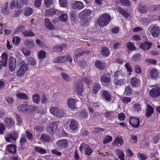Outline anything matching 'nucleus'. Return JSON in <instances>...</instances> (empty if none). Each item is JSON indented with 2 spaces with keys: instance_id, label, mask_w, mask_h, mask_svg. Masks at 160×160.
I'll return each mask as SVG.
<instances>
[{
  "instance_id": "f257e3e1",
  "label": "nucleus",
  "mask_w": 160,
  "mask_h": 160,
  "mask_svg": "<svg viewBox=\"0 0 160 160\" xmlns=\"http://www.w3.org/2000/svg\"><path fill=\"white\" fill-rule=\"evenodd\" d=\"M111 20L110 16L108 13L101 15L97 20V24L101 27L108 25Z\"/></svg>"
},
{
  "instance_id": "f03ea898",
  "label": "nucleus",
  "mask_w": 160,
  "mask_h": 160,
  "mask_svg": "<svg viewBox=\"0 0 160 160\" xmlns=\"http://www.w3.org/2000/svg\"><path fill=\"white\" fill-rule=\"evenodd\" d=\"M50 113L53 115L58 118L63 117L65 115V111L63 109H60L56 107H53L50 108Z\"/></svg>"
},
{
  "instance_id": "7ed1b4c3",
  "label": "nucleus",
  "mask_w": 160,
  "mask_h": 160,
  "mask_svg": "<svg viewBox=\"0 0 160 160\" xmlns=\"http://www.w3.org/2000/svg\"><path fill=\"white\" fill-rule=\"evenodd\" d=\"M150 33L153 38H157L160 34V29L157 26L152 25L148 28Z\"/></svg>"
},
{
  "instance_id": "20e7f679",
  "label": "nucleus",
  "mask_w": 160,
  "mask_h": 160,
  "mask_svg": "<svg viewBox=\"0 0 160 160\" xmlns=\"http://www.w3.org/2000/svg\"><path fill=\"white\" fill-rule=\"evenodd\" d=\"M17 65L16 59L13 57H10L8 60V67L10 71L12 72H14L16 68Z\"/></svg>"
},
{
  "instance_id": "39448f33",
  "label": "nucleus",
  "mask_w": 160,
  "mask_h": 160,
  "mask_svg": "<svg viewBox=\"0 0 160 160\" xmlns=\"http://www.w3.org/2000/svg\"><path fill=\"white\" fill-rule=\"evenodd\" d=\"M18 136V134L16 132H13L12 133H7L5 135V138L7 142H12L16 140Z\"/></svg>"
},
{
  "instance_id": "423d86ee",
  "label": "nucleus",
  "mask_w": 160,
  "mask_h": 160,
  "mask_svg": "<svg viewBox=\"0 0 160 160\" xmlns=\"http://www.w3.org/2000/svg\"><path fill=\"white\" fill-rule=\"evenodd\" d=\"M153 87L149 92V94L151 97L156 98L160 96V87H155L152 86Z\"/></svg>"
},
{
  "instance_id": "0eeeda50",
  "label": "nucleus",
  "mask_w": 160,
  "mask_h": 160,
  "mask_svg": "<svg viewBox=\"0 0 160 160\" xmlns=\"http://www.w3.org/2000/svg\"><path fill=\"white\" fill-rule=\"evenodd\" d=\"M83 149H84L85 153L88 156H90L92 152V149L90 148L89 145L82 143L81 145L79 147V150L81 152H82Z\"/></svg>"
},
{
  "instance_id": "6e6552de",
  "label": "nucleus",
  "mask_w": 160,
  "mask_h": 160,
  "mask_svg": "<svg viewBox=\"0 0 160 160\" xmlns=\"http://www.w3.org/2000/svg\"><path fill=\"white\" fill-rule=\"evenodd\" d=\"M72 8L75 10H81L84 8V5L82 2L80 1H75L71 3Z\"/></svg>"
},
{
  "instance_id": "1a4fd4ad",
  "label": "nucleus",
  "mask_w": 160,
  "mask_h": 160,
  "mask_svg": "<svg viewBox=\"0 0 160 160\" xmlns=\"http://www.w3.org/2000/svg\"><path fill=\"white\" fill-rule=\"evenodd\" d=\"M75 91L77 92V93L81 95L83 92V87L82 82L80 80L76 82L74 86Z\"/></svg>"
},
{
  "instance_id": "9d476101",
  "label": "nucleus",
  "mask_w": 160,
  "mask_h": 160,
  "mask_svg": "<svg viewBox=\"0 0 160 160\" xmlns=\"http://www.w3.org/2000/svg\"><path fill=\"white\" fill-rule=\"evenodd\" d=\"M61 12L57 9L54 8L48 9L45 11V14L47 16L52 17L54 15H58L61 13Z\"/></svg>"
},
{
  "instance_id": "9b49d317",
  "label": "nucleus",
  "mask_w": 160,
  "mask_h": 160,
  "mask_svg": "<svg viewBox=\"0 0 160 160\" xmlns=\"http://www.w3.org/2000/svg\"><path fill=\"white\" fill-rule=\"evenodd\" d=\"M101 96L103 100L110 102L111 101V95L108 91L103 90L101 92Z\"/></svg>"
},
{
  "instance_id": "f8f14e48",
  "label": "nucleus",
  "mask_w": 160,
  "mask_h": 160,
  "mask_svg": "<svg viewBox=\"0 0 160 160\" xmlns=\"http://www.w3.org/2000/svg\"><path fill=\"white\" fill-rule=\"evenodd\" d=\"M33 107L32 106L28 105L27 104H22L18 105L17 107L18 110L19 112H26L30 110V108Z\"/></svg>"
},
{
  "instance_id": "ddd939ff",
  "label": "nucleus",
  "mask_w": 160,
  "mask_h": 160,
  "mask_svg": "<svg viewBox=\"0 0 160 160\" xmlns=\"http://www.w3.org/2000/svg\"><path fill=\"white\" fill-rule=\"evenodd\" d=\"M129 123L134 128H138L140 125V120L138 118L131 117L129 120Z\"/></svg>"
},
{
  "instance_id": "4468645a",
  "label": "nucleus",
  "mask_w": 160,
  "mask_h": 160,
  "mask_svg": "<svg viewBox=\"0 0 160 160\" xmlns=\"http://www.w3.org/2000/svg\"><path fill=\"white\" fill-rule=\"evenodd\" d=\"M28 67L26 64H23L18 69L17 72L18 77H21L23 76L25 72L28 70Z\"/></svg>"
},
{
  "instance_id": "2eb2a0df",
  "label": "nucleus",
  "mask_w": 160,
  "mask_h": 160,
  "mask_svg": "<svg viewBox=\"0 0 160 160\" xmlns=\"http://www.w3.org/2000/svg\"><path fill=\"white\" fill-rule=\"evenodd\" d=\"M57 129V125L55 122L49 124L47 128V132L52 134L55 133Z\"/></svg>"
},
{
  "instance_id": "dca6fc26",
  "label": "nucleus",
  "mask_w": 160,
  "mask_h": 160,
  "mask_svg": "<svg viewBox=\"0 0 160 160\" xmlns=\"http://www.w3.org/2000/svg\"><path fill=\"white\" fill-rule=\"evenodd\" d=\"M91 13V10L89 9H85L79 13L78 17L81 19H84L90 15Z\"/></svg>"
},
{
  "instance_id": "f3484780",
  "label": "nucleus",
  "mask_w": 160,
  "mask_h": 160,
  "mask_svg": "<svg viewBox=\"0 0 160 160\" xmlns=\"http://www.w3.org/2000/svg\"><path fill=\"white\" fill-rule=\"evenodd\" d=\"M124 141L120 136L117 137L112 144L114 146H121L123 143Z\"/></svg>"
},
{
  "instance_id": "a211bd4d",
  "label": "nucleus",
  "mask_w": 160,
  "mask_h": 160,
  "mask_svg": "<svg viewBox=\"0 0 160 160\" xmlns=\"http://www.w3.org/2000/svg\"><path fill=\"white\" fill-rule=\"evenodd\" d=\"M57 144L60 148H65L68 146V142L67 140L61 139L58 141Z\"/></svg>"
},
{
  "instance_id": "6ab92c4d",
  "label": "nucleus",
  "mask_w": 160,
  "mask_h": 160,
  "mask_svg": "<svg viewBox=\"0 0 160 160\" xmlns=\"http://www.w3.org/2000/svg\"><path fill=\"white\" fill-rule=\"evenodd\" d=\"M67 102L69 108L72 110H74L76 108V101L75 99L72 98H70L67 100Z\"/></svg>"
},
{
  "instance_id": "aec40b11",
  "label": "nucleus",
  "mask_w": 160,
  "mask_h": 160,
  "mask_svg": "<svg viewBox=\"0 0 160 160\" xmlns=\"http://www.w3.org/2000/svg\"><path fill=\"white\" fill-rule=\"evenodd\" d=\"M6 150L12 154H14L16 152V145L10 144L7 146Z\"/></svg>"
},
{
  "instance_id": "412c9836",
  "label": "nucleus",
  "mask_w": 160,
  "mask_h": 160,
  "mask_svg": "<svg viewBox=\"0 0 160 160\" xmlns=\"http://www.w3.org/2000/svg\"><path fill=\"white\" fill-rule=\"evenodd\" d=\"M4 122L7 127H12L14 124V119L9 117L5 118L4 120Z\"/></svg>"
},
{
  "instance_id": "4be33fe9",
  "label": "nucleus",
  "mask_w": 160,
  "mask_h": 160,
  "mask_svg": "<svg viewBox=\"0 0 160 160\" xmlns=\"http://www.w3.org/2000/svg\"><path fill=\"white\" fill-rule=\"evenodd\" d=\"M22 90V89H20L18 91H16V97L19 99H22L26 100H28V96L25 93L20 92Z\"/></svg>"
},
{
  "instance_id": "5701e85b",
  "label": "nucleus",
  "mask_w": 160,
  "mask_h": 160,
  "mask_svg": "<svg viewBox=\"0 0 160 160\" xmlns=\"http://www.w3.org/2000/svg\"><path fill=\"white\" fill-rule=\"evenodd\" d=\"M45 26L48 29L50 30H54L55 29V27L53 25L51 21L48 19H44Z\"/></svg>"
},
{
  "instance_id": "b1692460",
  "label": "nucleus",
  "mask_w": 160,
  "mask_h": 160,
  "mask_svg": "<svg viewBox=\"0 0 160 160\" xmlns=\"http://www.w3.org/2000/svg\"><path fill=\"white\" fill-rule=\"evenodd\" d=\"M84 53H86V52L83 51L82 49L77 48L74 52V55L77 60L78 58L82 55Z\"/></svg>"
},
{
  "instance_id": "393cba45",
  "label": "nucleus",
  "mask_w": 160,
  "mask_h": 160,
  "mask_svg": "<svg viewBox=\"0 0 160 160\" xmlns=\"http://www.w3.org/2000/svg\"><path fill=\"white\" fill-rule=\"evenodd\" d=\"M152 45L151 43L147 41L140 44V47L145 50L149 49Z\"/></svg>"
},
{
  "instance_id": "a878e982",
  "label": "nucleus",
  "mask_w": 160,
  "mask_h": 160,
  "mask_svg": "<svg viewBox=\"0 0 160 160\" xmlns=\"http://www.w3.org/2000/svg\"><path fill=\"white\" fill-rule=\"evenodd\" d=\"M115 152L119 159L121 160H124L125 154L123 151L118 149L115 151Z\"/></svg>"
},
{
  "instance_id": "bb28decb",
  "label": "nucleus",
  "mask_w": 160,
  "mask_h": 160,
  "mask_svg": "<svg viewBox=\"0 0 160 160\" xmlns=\"http://www.w3.org/2000/svg\"><path fill=\"white\" fill-rule=\"evenodd\" d=\"M140 83V80L136 77H133L131 79L130 84L133 87L138 86Z\"/></svg>"
},
{
  "instance_id": "cd10ccee",
  "label": "nucleus",
  "mask_w": 160,
  "mask_h": 160,
  "mask_svg": "<svg viewBox=\"0 0 160 160\" xmlns=\"http://www.w3.org/2000/svg\"><path fill=\"white\" fill-rule=\"evenodd\" d=\"M70 128L72 130H76L78 128V123L77 121L74 119L71 120L70 124Z\"/></svg>"
},
{
  "instance_id": "c85d7f7f",
  "label": "nucleus",
  "mask_w": 160,
  "mask_h": 160,
  "mask_svg": "<svg viewBox=\"0 0 160 160\" xmlns=\"http://www.w3.org/2000/svg\"><path fill=\"white\" fill-rule=\"evenodd\" d=\"M153 112V109L149 105H147L146 112V116L147 118L149 117Z\"/></svg>"
},
{
  "instance_id": "c756f323",
  "label": "nucleus",
  "mask_w": 160,
  "mask_h": 160,
  "mask_svg": "<svg viewBox=\"0 0 160 160\" xmlns=\"http://www.w3.org/2000/svg\"><path fill=\"white\" fill-rule=\"evenodd\" d=\"M100 86L98 83H95L92 87V92L94 94L97 93L100 88Z\"/></svg>"
},
{
  "instance_id": "7c9ffc66",
  "label": "nucleus",
  "mask_w": 160,
  "mask_h": 160,
  "mask_svg": "<svg viewBox=\"0 0 160 160\" xmlns=\"http://www.w3.org/2000/svg\"><path fill=\"white\" fill-rule=\"evenodd\" d=\"M66 61V57L64 56L59 57L54 59V62L56 63H61Z\"/></svg>"
},
{
  "instance_id": "2f4dec72",
  "label": "nucleus",
  "mask_w": 160,
  "mask_h": 160,
  "mask_svg": "<svg viewBox=\"0 0 160 160\" xmlns=\"http://www.w3.org/2000/svg\"><path fill=\"white\" fill-rule=\"evenodd\" d=\"M35 151L41 154H44L46 153V150L39 147H35L34 148Z\"/></svg>"
},
{
  "instance_id": "473e14b6",
  "label": "nucleus",
  "mask_w": 160,
  "mask_h": 160,
  "mask_svg": "<svg viewBox=\"0 0 160 160\" xmlns=\"http://www.w3.org/2000/svg\"><path fill=\"white\" fill-rule=\"evenodd\" d=\"M2 62L4 63V65L7 66L8 61V55L5 52L2 53L1 56Z\"/></svg>"
},
{
  "instance_id": "72a5a7b5",
  "label": "nucleus",
  "mask_w": 160,
  "mask_h": 160,
  "mask_svg": "<svg viewBox=\"0 0 160 160\" xmlns=\"http://www.w3.org/2000/svg\"><path fill=\"white\" fill-rule=\"evenodd\" d=\"M95 65L98 68L102 69L104 66V63L100 60H98L96 62Z\"/></svg>"
},
{
  "instance_id": "f704fd0d",
  "label": "nucleus",
  "mask_w": 160,
  "mask_h": 160,
  "mask_svg": "<svg viewBox=\"0 0 160 160\" xmlns=\"http://www.w3.org/2000/svg\"><path fill=\"white\" fill-rule=\"evenodd\" d=\"M126 82L125 79H120L118 80L114 79V83L117 86H119L124 84Z\"/></svg>"
},
{
  "instance_id": "c9c22d12",
  "label": "nucleus",
  "mask_w": 160,
  "mask_h": 160,
  "mask_svg": "<svg viewBox=\"0 0 160 160\" xmlns=\"http://www.w3.org/2000/svg\"><path fill=\"white\" fill-rule=\"evenodd\" d=\"M24 44L30 48L34 47L35 44L32 40L27 39L24 42Z\"/></svg>"
},
{
  "instance_id": "e433bc0d",
  "label": "nucleus",
  "mask_w": 160,
  "mask_h": 160,
  "mask_svg": "<svg viewBox=\"0 0 160 160\" xmlns=\"http://www.w3.org/2000/svg\"><path fill=\"white\" fill-rule=\"evenodd\" d=\"M101 52L102 55L105 57L108 56L110 54V52L108 49L107 48L105 47L102 48Z\"/></svg>"
},
{
  "instance_id": "4c0bfd02",
  "label": "nucleus",
  "mask_w": 160,
  "mask_h": 160,
  "mask_svg": "<svg viewBox=\"0 0 160 160\" xmlns=\"http://www.w3.org/2000/svg\"><path fill=\"white\" fill-rule=\"evenodd\" d=\"M150 75L152 79H154L158 76V73L156 69H152L150 72Z\"/></svg>"
},
{
  "instance_id": "58836bf2",
  "label": "nucleus",
  "mask_w": 160,
  "mask_h": 160,
  "mask_svg": "<svg viewBox=\"0 0 160 160\" xmlns=\"http://www.w3.org/2000/svg\"><path fill=\"white\" fill-rule=\"evenodd\" d=\"M117 3H121L122 5L123 6L129 7L130 4V2L129 0H120V1H116Z\"/></svg>"
},
{
  "instance_id": "ea45409f",
  "label": "nucleus",
  "mask_w": 160,
  "mask_h": 160,
  "mask_svg": "<svg viewBox=\"0 0 160 160\" xmlns=\"http://www.w3.org/2000/svg\"><path fill=\"white\" fill-rule=\"evenodd\" d=\"M32 98L33 102L38 104L39 103L40 99V98L39 95L38 94H33L32 96Z\"/></svg>"
},
{
  "instance_id": "a19ab883",
  "label": "nucleus",
  "mask_w": 160,
  "mask_h": 160,
  "mask_svg": "<svg viewBox=\"0 0 160 160\" xmlns=\"http://www.w3.org/2000/svg\"><path fill=\"white\" fill-rule=\"evenodd\" d=\"M117 10L124 17L126 18L128 17L129 14L125 10L123 9L120 7H118Z\"/></svg>"
},
{
  "instance_id": "79ce46f5",
  "label": "nucleus",
  "mask_w": 160,
  "mask_h": 160,
  "mask_svg": "<svg viewBox=\"0 0 160 160\" xmlns=\"http://www.w3.org/2000/svg\"><path fill=\"white\" fill-rule=\"evenodd\" d=\"M22 33L25 37H31L34 36V34L32 30L25 31L22 32Z\"/></svg>"
},
{
  "instance_id": "37998d69",
  "label": "nucleus",
  "mask_w": 160,
  "mask_h": 160,
  "mask_svg": "<svg viewBox=\"0 0 160 160\" xmlns=\"http://www.w3.org/2000/svg\"><path fill=\"white\" fill-rule=\"evenodd\" d=\"M61 75L62 78L65 81L69 82L71 80V78L70 76L67 74L65 72H62Z\"/></svg>"
},
{
  "instance_id": "c03bdc74",
  "label": "nucleus",
  "mask_w": 160,
  "mask_h": 160,
  "mask_svg": "<svg viewBox=\"0 0 160 160\" xmlns=\"http://www.w3.org/2000/svg\"><path fill=\"white\" fill-rule=\"evenodd\" d=\"M110 79L108 77L103 76L100 78V82L101 83H108L110 82Z\"/></svg>"
},
{
  "instance_id": "a18cd8bd",
  "label": "nucleus",
  "mask_w": 160,
  "mask_h": 160,
  "mask_svg": "<svg viewBox=\"0 0 160 160\" xmlns=\"http://www.w3.org/2000/svg\"><path fill=\"white\" fill-rule=\"evenodd\" d=\"M46 52L43 50H40L38 52V57L39 59H42L46 57Z\"/></svg>"
},
{
  "instance_id": "49530a36",
  "label": "nucleus",
  "mask_w": 160,
  "mask_h": 160,
  "mask_svg": "<svg viewBox=\"0 0 160 160\" xmlns=\"http://www.w3.org/2000/svg\"><path fill=\"white\" fill-rule=\"evenodd\" d=\"M79 117L81 119H85L88 116L87 112L85 110H82L78 115Z\"/></svg>"
},
{
  "instance_id": "de8ad7c7",
  "label": "nucleus",
  "mask_w": 160,
  "mask_h": 160,
  "mask_svg": "<svg viewBox=\"0 0 160 160\" xmlns=\"http://www.w3.org/2000/svg\"><path fill=\"white\" fill-rule=\"evenodd\" d=\"M33 12V10L32 8L27 7L25 8L24 14L26 16H29Z\"/></svg>"
},
{
  "instance_id": "09e8293b",
  "label": "nucleus",
  "mask_w": 160,
  "mask_h": 160,
  "mask_svg": "<svg viewBox=\"0 0 160 160\" xmlns=\"http://www.w3.org/2000/svg\"><path fill=\"white\" fill-rule=\"evenodd\" d=\"M132 60L134 62H137L141 60V55L140 53L135 54L133 56Z\"/></svg>"
},
{
  "instance_id": "8fccbe9b",
  "label": "nucleus",
  "mask_w": 160,
  "mask_h": 160,
  "mask_svg": "<svg viewBox=\"0 0 160 160\" xmlns=\"http://www.w3.org/2000/svg\"><path fill=\"white\" fill-rule=\"evenodd\" d=\"M114 112L112 111H107L104 112V115L107 118H110L114 116Z\"/></svg>"
},
{
  "instance_id": "3c124183",
  "label": "nucleus",
  "mask_w": 160,
  "mask_h": 160,
  "mask_svg": "<svg viewBox=\"0 0 160 160\" xmlns=\"http://www.w3.org/2000/svg\"><path fill=\"white\" fill-rule=\"evenodd\" d=\"M126 45L127 48L130 51H133L136 49V47L132 42H128Z\"/></svg>"
},
{
  "instance_id": "603ef678",
  "label": "nucleus",
  "mask_w": 160,
  "mask_h": 160,
  "mask_svg": "<svg viewBox=\"0 0 160 160\" xmlns=\"http://www.w3.org/2000/svg\"><path fill=\"white\" fill-rule=\"evenodd\" d=\"M20 41V38L18 36L14 37L12 39V42L15 45H17L19 44Z\"/></svg>"
},
{
  "instance_id": "864d4df0",
  "label": "nucleus",
  "mask_w": 160,
  "mask_h": 160,
  "mask_svg": "<svg viewBox=\"0 0 160 160\" xmlns=\"http://www.w3.org/2000/svg\"><path fill=\"white\" fill-rule=\"evenodd\" d=\"M59 20L63 22H66L67 19V15L66 14L62 13L59 16Z\"/></svg>"
},
{
  "instance_id": "5fc2aeb1",
  "label": "nucleus",
  "mask_w": 160,
  "mask_h": 160,
  "mask_svg": "<svg viewBox=\"0 0 160 160\" xmlns=\"http://www.w3.org/2000/svg\"><path fill=\"white\" fill-rule=\"evenodd\" d=\"M40 139L43 141L47 142L50 139V137L47 134H43L40 137Z\"/></svg>"
},
{
  "instance_id": "6e6d98bb",
  "label": "nucleus",
  "mask_w": 160,
  "mask_h": 160,
  "mask_svg": "<svg viewBox=\"0 0 160 160\" xmlns=\"http://www.w3.org/2000/svg\"><path fill=\"white\" fill-rule=\"evenodd\" d=\"M2 12L5 15H7L9 13L8 2L6 3L5 5L2 8Z\"/></svg>"
},
{
  "instance_id": "4d7b16f0",
  "label": "nucleus",
  "mask_w": 160,
  "mask_h": 160,
  "mask_svg": "<svg viewBox=\"0 0 160 160\" xmlns=\"http://www.w3.org/2000/svg\"><path fill=\"white\" fill-rule=\"evenodd\" d=\"M60 6L62 8L67 7L68 5L67 0H59Z\"/></svg>"
},
{
  "instance_id": "13d9d810",
  "label": "nucleus",
  "mask_w": 160,
  "mask_h": 160,
  "mask_svg": "<svg viewBox=\"0 0 160 160\" xmlns=\"http://www.w3.org/2000/svg\"><path fill=\"white\" fill-rule=\"evenodd\" d=\"M16 3V6L18 8H21L24 5V0H14Z\"/></svg>"
},
{
  "instance_id": "bf43d9fd",
  "label": "nucleus",
  "mask_w": 160,
  "mask_h": 160,
  "mask_svg": "<svg viewBox=\"0 0 160 160\" xmlns=\"http://www.w3.org/2000/svg\"><path fill=\"white\" fill-rule=\"evenodd\" d=\"M137 157L139 160H145L147 158V156L144 154L141 153H138L137 154Z\"/></svg>"
},
{
  "instance_id": "052dcab7",
  "label": "nucleus",
  "mask_w": 160,
  "mask_h": 160,
  "mask_svg": "<svg viewBox=\"0 0 160 160\" xmlns=\"http://www.w3.org/2000/svg\"><path fill=\"white\" fill-rule=\"evenodd\" d=\"M62 46H59L58 45H55L53 48V51L56 52H61L62 51Z\"/></svg>"
},
{
  "instance_id": "680f3d73",
  "label": "nucleus",
  "mask_w": 160,
  "mask_h": 160,
  "mask_svg": "<svg viewBox=\"0 0 160 160\" xmlns=\"http://www.w3.org/2000/svg\"><path fill=\"white\" fill-rule=\"evenodd\" d=\"M135 72L138 74H141L142 73V69L141 67L138 65H135L134 66Z\"/></svg>"
},
{
  "instance_id": "e2e57ef3",
  "label": "nucleus",
  "mask_w": 160,
  "mask_h": 160,
  "mask_svg": "<svg viewBox=\"0 0 160 160\" xmlns=\"http://www.w3.org/2000/svg\"><path fill=\"white\" fill-rule=\"evenodd\" d=\"M53 4V0H44V4L47 8H49Z\"/></svg>"
},
{
  "instance_id": "0e129e2a",
  "label": "nucleus",
  "mask_w": 160,
  "mask_h": 160,
  "mask_svg": "<svg viewBox=\"0 0 160 160\" xmlns=\"http://www.w3.org/2000/svg\"><path fill=\"white\" fill-rule=\"evenodd\" d=\"M124 93L127 96L131 95L132 93V90L129 86H127L126 87Z\"/></svg>"
},
{
  "instance_id": "69168bd1",
  "label": "nucleus",
  "mask_w": 160,
  "mask_h": 160,
  "mask_svg": "<svg viewBox=\"0 0 160 160\" xmlns=\"http://www.w3.org/2000/svg\"><path fill=\"white\" fill-rule=\"evenodd\" d=\"M24 28L25 27L24 26H20L16 29L15 33L16 34H17L21 32H23L22 31L24 30Z\"/></svg>"
},
{
  "instance_id": "338daca9",
  "label": "nucleus",
  "mask_w": 160,
  "mask_h": 160,
  "mask_svg": "<svg viewBox=\"0 0 160 160\" xmlns=\"http://www.w3.org/2000/svg\"><path fill=\"white\" fill-rule=\"evenodd\" d=\"M28 64L32 66H34L36 64V61L35 59L32 57H30L29 58Z\"/></svg>"
},
{
  "instance_id": "774afa93",
  "label": "nucleus",
  "mask_w": 160,
  "mask_h": 160,
  "mask_svg": "<svg viewBox=\"0 0 160 160\" xmlns=\"http://www.w3.org/2000/svg\"><path fill=\"white\" fill-rule=\"evenodd\" d=\"M139 11L142 13H145L149 11L148 8L146 7H142L140 8H138Z\"/></svg>"
}]
</instances>
